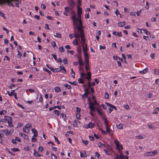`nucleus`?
Listing matches in <instances>:
<instances>
[{
  "mask_svg": "<svg viewBox=\"0 0 159 159\" xmlns=\"http://www.w3.org/2000/svg\"><path fill=\"white\" fill-rule=\"evenodd\" d=\"M37 141L36 139L35 138H34V137H33L31 139V141L32 142H36Z\"/></svg>",
  "mask_w": 159,
  "mask_h": 159,
  "instance_id": "obj_59",
  "label": "nucleus"
},
{
  "mask_svg": "<svg viewBox=\"0 0 159 159\" xmlns=\"http://www.w3.org/2000/svg\"><path fill=\"white\" fill-rule=\"evenodd\" d=\"M43 149V148L42 146H39L38 148L39 151H40L41 152L42 151Z\"/></svg>",
  "mask_w": 159,
  "mask_h": 159,
  "instance_id": "obj_64",
  "label": "nucleus"
},
{
  "mask_svg": "<svg viewBox=\"0 0 159 159\" xmlns=\"http://www.w3.org/2000/svg\"><path fill=\"white\" fill-rule=\"evenodd\" d=\"M86 75H87V76L86 77V78L88 80H89L91 78V72H88Z\"/></svg>",
  "mask_w": 159,
  "mask_h": 159,
  "instance_id": "obj_16",
  "label": "nucleus"
},
{
  "mask_svg": "<svg viewBox=\"0 0 159 159\" xmlns=\"http://www.w3.org/2000/svg\"><path fill=\"white\" fill-rule=\"evenodd\" d=\"M59 67L60 68V69H59V70L60 71L62 70H64V71H63L62 73H66V69L65 68L64 66H59Z\"/></svg>",
  "mask_w": 159,
  "mask_h": 159,
  "instance_id": "obj_15",
  "label": "nucleus"
},
{
  "mask_svg": "<svg viewBox=\"0 0 159 159\" xmlns=\"http://www.w3.org/2000/svg\"><path fill=\"white\" fill-rule=\"evenodd\" d=\"M3 132L5 133L7 135L11 134V131H9L7 129L3 130Z\"/></svg>",
  "mask_w": 159,
  "mask_h": 159,
  "instance_id": "obj_14",
  "label": "nucleus"
},
{
  "mask_svg": "<svg viewBox=\"0 0 159 159\" xmlns=\"http://www.w3.org/2000/svg\"><path fill=\"white\" fill-rule=\"evenodd\" d=\"M104 145L103 144H102L101 142H99L98 144V145L99 147H101Z\"/></svg>",
  "mask_w": 159,
  "mask_h": 159,
  "instance_id": "obj_60",
  "label": "nucleus"
},
{
  "mask_svg": "<svg viewBox=\"0 0 159 159\" xmlns=\"http://www.w3.org/2000/svg\"><path fill=\"white\" fill-rule=\"evenodd\" d=\"M34 136H33V137H35V138L37 136H38V134H37V130H36V131H35V132H34Z\"/></svg>",
  "mask_w": 159,
  "mask_h": 159,
  "instance_id": "obj_62",
  "label": "nucleus"
},
{
  "mask_svg": "<svg viewBox=\"0 0 159 159\" xmlns=\"http://www.w3.org/2000/svg\"><path fill=\"white\" fill-rule=\"evenodd\" d=\"M117 126L118 129H120L123 128V125L121 124H120L118 126L117 125Z\"/></svg>",
  "mask_w": 159,
  "mask_h": 159,
  "instance_id": "obj_36",
  "label": "nucleus"
},
{
  "mask_svg": "<svg viewBox=\"0 0 159 159\" xmlns=\"http://www.w3.org/2000/svg\"><path fill=\"white\" fill-rule=\"evenodd\" d=\"M81 44L83 47L84 52H86L88 51L87 44L86 43V40H81Z\"/></svg>",
  "mask_w": 159,
  "mask_h": 159,
  "instance_id": "obj_4",
  "label": "nucleus"
},
{
  "mask_svg": "<svg viewBox=\"0 0 159 159\" xmlns=\"http://www.w3.org/2000/svg\"><path fill=\"white\" fill-rule=\"evenodd\" d=\"M105 97L106 99H108L109 98V94L107 92H106L105 93Z\"/></svg>",
  "mask_w": 159,
  "mask_h": 159,
  "instance_id": "obj_52",
  "label": "nucleus"
},
{
  "mask_svg": "<svg viewBox=\"0 0 159 159\" xmlns=\"http://www.w3.org/2000/svg\"><path fill=\"white\" fill-rule=\"evenodd\" d=\"M152 156H154L157 154V150H154L153 151H152Z\"/></svg>",
  "mask_w": 159,
  "mask_h": 159,
  "instance_id": "obj_39",
  "label": "nucleus"
},
{
  "mask_svg": "<svg viewBox=\"0 0 159 159\" xmlns=\"http://www.w3.org/2000/svg\"><path fill=\"white\" fill-rule=\"evenodd\" d=\"M78 82L80 84H83L84 83V81L82 80L81 78H80L79 79Z\"/></svg>",
  "mask_w": 159,
  "mask_h": 159,
  "instance_id": "obj_56",
  "label": "nucleus"
},
{
  "mask_svg": "<svg viewBox=\"0 0 159 159\" xmlns=\"http://www.w3.org/2000/svg\"><path fill=\"white\" fill-rule=\"evenodd\" d=\"M9 127H13L14 126L11 122V121H9L7 122Z\"/></svg>",
  "mask_w": 159,
  "mask_h": 159,
  "instance_id": "obj_45",
  "label": "nucleus"
},
{
  "mask_svg": "<svg viewBox=\"0 0 159 159\" xmlns=\"http://www.w3.org/2000/svg\"><path fill=\"white\" fill-rule=\"evenodd\" d=\"M72 13H73L74 15L71 16V19L73 20V25L75 29V25H77V23H80V24L81 25L83 22L81 20V14L77 13L78 17H76V14L75 13L74 11H72Z\"/></svg>",
  "mask_w": 159,
  "mask_h": 159,
  "instance_id": "obj_2",
  "label": "nucleus"
},
{
  "mask_svg": "<svg viewBox=\"0 0 159 159\" xmlns=\"http://www.w3.org/2000/svg\"><path fill=\"white\" fill-rule=\"evenodd\" d=\"M4 119L6 121H7V122L12 121L11 117L9 116H5Z\"/></svg>",
  "mask_w": 159,
  "mask_h": 159,
  "instance_id": "obj_9",
  "label": "nucleus"
},
{
  "mask_svg": "<svg viewBox=\"0 0 159 159\" xmlns=\"http://www.w3.org/2000/svg\"><path fill=\"white\" fill-rule=\"evenodd\" d=\"M106 127V132L107 133H109V134L110 135H111V133L110 131V129L108 127Z\"/></svg>",
  "mask_w": 159,
  "mask_h": 159,
  "instance_id": "obj_34",
  "label": "nucleus"
},
{
  "mask_svg": "<svg viewBox=\"0 0 159 159\" xmlns=\"http://www.w3.org/2000/svg\"><path fill=\"white\" fill-rule=\"evenodd\" d=\"M155 74L157 75H159V69H156L155 71Z\"/></svg>",
  "mask_w": 159,
  "mask_h": 159,
  "instance_id": "obj_53",
  "label": "nucleus"
},
{
  "mask_svg": "<svg viewBox=\"0 0 159 159\" xmlns=\"http://www.w3.org/2000/svg\"><path fill=\"white\" fill-rule=\"evenodd\" d=\"M51 157L52 159H54V158L57 159V157L56 155L52 153H51Z\"/></svg>",
  "mask_w": 159,
  "mask_h": 159,
  "instance_id": "obj_28",
  "label": "nucleus"
},
{
  "mask_svg": "<svg viewBox=\"0 0 159 159\" xmlns=\"http://www.w3.org/2000/svg\"><path fill=\"white\" fill-rule=\"evenodd\" d=\"M80 115L79 113H78L76 114V116L77 117V119L78 120H80Z\"/></svg>",
  "mask_w": 159,
  "mask_h": 159,
  "instance_id": "obj_48",
  "label": "nucleus"
},
{
  "mask_svg": "<svg viewBox=\"0 0 159 159\" xmlns=\"http://www.w3.org/2000/svg\"><path fill=\"white\" fill-rule=\"evenodd\" d=\"M41 8L44 9H45L46 8V6L44 4H42L41 5Z\"/></svg>",
  "mask_w": 159,
  "mask_h": 159,
  "instance_id": "obj_61",
  "label": "nucleus"
},
{
  "mask_svg": "<svg viewBox=\"0 0 159 159\" xmlns=\"http://www.w3.org/2000/svg\"><path fill=\"white\" fill-rule=\"evenodd\" d=\"M86 126L87 127H85L86 128H92L94 126V124L93 123L90 122L88 125H87Z\"/></svg>",
  "mask_w": 159,
  "mask_h": 159,
  "instance_id": "obj_10",
  "label": "nucleus"
},
{
  "mask_svg": "<svg viewBox=\"0 0 159 159\" xmlns=\"http://www.w3.org/2000/svg\"><path fill=\"white\" fill-rule=\"evenodd\" d=\"M111 149H104L103 150L105 152L107 155H109L111 154Z\"/></svg>",
  "mask_w": 159,
  "mask_h": 159,
  "instance_id": "obj_17",
  "label": "nucleus"
},
{
  "mask_svg": "<svg viewBox=\"0 0 159 159\" xmlns=\"http://www.w3.org/2000/svg\"><path fill=\"white\" fill-rule=\"evenodd\" d=\"M11 150L14 152H15L19 151L20 149L18 148H11Z\"/></svg>",
  "mask_w": 159,
  "mask_h": 159,
  "instance_id": "obj_30",
  "label": "nucleus"
},
{
  "mask_svg": "<svg viewBox=\"0 0 159 159\" xmlns=\"http://www.w3.org/2000/svg\"><path fill=\"white\" fill-rule=\"evenodd\" d=\"M54 138L55 140V141L57 142V144H59L60 143V142L58 140L57 137L56 136H54Z\"/></svg>",
  "mask_w": 159,
  "mask_h": 159,
  "instance_id": "obj_43",
  "label": "nucleus"
},
{
  "mask_svg": "<svg viewBox=\"0 0 159 159\" xmlns=\"http://www.w3.org/2000/svg\"><path fill=\"white\" fill-rule=\"evenodd\" d=\"M61 116L63 118L64 120H65V118H66V116L63 113H61Z\"/></svg>",
  "mask_w": 159,
  "mask_h": 159,
  "instance_id": "obj_54",
  "label": "nucleus"
},
{
  "mask_svg": "<svg viewBox=\"0 0 159 159\" xmlns=\"http://www.w3.org/2000/svg\"><path fill=\"white\" fill-rule=\"evenodd\" d=\"M130 15L132 16H135V12L132 11L130 12Z\"/></svg>",
  "mask_w": 159,
  "mask_h": 159,
  "instance_id": "obj_63",
  "label": "nucleus"
},
{
  "mask_svg": "<svg viewBox=\"0 0 159 159\" xmlns=\"http://www.w3.org/2000/svg\"><path fill=\"white\" fill-rule=\"evenodd\" d=\"M68 82L71 84H72L74 85H77V82L76 81H74L73 82H70V81H68Z\"/></svg>",
  "mask_w": 159,
  "mask_h": 159,
  "instance_id": "obj_32",
  "label": "nucleus"
},
{
  "mask_svg": "<svg viewBox=\"0 0 159 159\" xmlns=\"http://www.w3.org/2000/svg\"><path fill=\"white\" fill-rule=\"evenodd\" d=\"M85 59H89V55L86 52H84Z\"/></svg>",
  "mask_w": 159,
  "mask_h": 159,
  "instance_id": "obj_35",
  "label": "nucleus"
},
{
  "mask_svg": "<svg viewBox=\"0 0 159 159\" xmlns=\"http://www.w3.org/2000/svg\"><path fill=\"white\" fill-rule=\"evenodd\" d=\"M83 23L80 25V23H77V25H75V28H74V29H75L76 28L78 31V34L75 33L74 36L75 38V40H77V39H79L80 38L81 40H85V36L83 31V30L82 29V27L83 26Z\"/></svg>",
  "mask_w": 159,
  "mask_h": 159,
  "instance_id": "obj_1",
  "label": "nucleus"
},
{
  "mask_svg": "<svg viewBox=\"0 0 159 159\" xmlns=\"http://www.w3.org/2000/svg\"><path fill=\"white\" fill-rule=\"evenodd\" d=\"M21 0H0V5L7 4L9 6L15 7V5L13 2H17L21 3Z\"/></svg>",
  "mask_w": 159,
  "mask_h": 159,
  "instance_id": "obj_3",
  "label": "nucleus"
},
{
  "mask_svg": "<svg viewBox=\"0 0 159 159\" xmlns=\"http://www.w3.org/2000/svg\"><path fill=\"white\" fill-rule=\"evenodd\" d=\"M43 70L45 71L46 72H47L49 75H50L52 74L51 72L49 70H48L46 68H43Z\"/></svg>",
  "mask_w": 159,
  "mask_h": 159,
  "instance_id": "obj_27",
  "label": "nucleus"
},
{
  "mask_svg": "<svg viewBox=\"0 0 159 159\" xmlns=\"http://www.w3.org/2000/svg\"><path fill=\"white\" fill-rule=\"evenodd\" d=\"M78 62L80 66H81L84 65V63L82 60L81 57L78 56Z\"/></svg>",
  "mask_w": 159,
  "mask_h": 159,
  "instance_id": "obj_7",
  "label": "nucleus"
},
{
  "mask_svg": "<svg viewBox=\"0 0 159 159\" xmlns=\"http://www.w3.org/2000/svg\"><path fill=\"white\" fill-rule=\"evenodd\" d=\"M71 74L72 76L74 78L75 77V73L72 69H71Z\"/></svg>",
  "mask_w": 159,
  "mask_h": 159,
  "instance_id": "obj_37",
  "label": "nucleus"
},
{
  "mask_svg": "<svg viewBox=\"0 0 159 159\" xmlns=\"http://www.w3.org/2000/svg\"><path fill=\"white\" fill-rule=\"evenodd\" d=\"M51 44L52 45V46H53V47H56V48H57V47L56 46V43L54 41H53L52 43H51Z\"/></svg>",
  "mask_w": 159,
  "mask_h": 159,
  "instance_id": "obj_51",
  "label": "nucleus"
},
{
  "mask_svg": "<svg viewBox=\"0 0 159 159\" xmlns=\"http://www.w3.org/2000/svg\"><path fill=\"white\" fill-rule=\"evenodd\" d=\"M15 90H11V93H10L9 91H7V93L8 95L10 96H12L13 94L15 92Z\"/></svg>",
  "mask_w": 159,
  "mask_h": 159,
  "instance_id": "obj_25",
  "label": "nucleus"
},
{
  "mask_svg": "<svg viewBox=\"0 0 159 159\" xmlns=\"http://www.w3.org/2000/svg\"><path fill=\"white\" fill-rule=\"evenodd\" d=\"M73 43L74 45H76L78 44V40H73Z\"/></svg>",
  "mask_w": 159,
  "mask_h": 159,
  "instance_id": "obj_49",
  "label": "nucleus"
},
{
  "mask_svg": "<svg viewBox=\"0 0 159 159\" xmlns=\"http://www.w3.org/2000/svg\"><path fill=\"white\" fill-rule=\"evenodd\" d=\"M19 135L20 136L23 137L25 139L28 140L29 138L28 135L21 133H19Z\"/></svg>",
  "mask_w": 159,
  "mask_h": 159,
  "instance_id": "obj_8",
  "label": "nucleus"
},
{
  "mask_svg": "<svg viewBox=\"0 0 159 159\" xmlns=\"http://www.w3.org/2000/svg\"><path fill=\"white\" fill-rule=\"evenodd\" d=\"M65 11L64 13V14L66 16H68V12L69 11V8L68 7H65Z\"/></svg>",
  "mask_w": 159,
  "mask_h": 159,
  "instance_id": "obj_13",
  "label": "nucleus"
},
{
  "mask_svg": "<svg viewBox=\"0 0 159 159\" xmlns=\"http://www.w3.org/2000/svg\"><path fill=\"white\" fill-rule=\"evenodd\" d=\"M88 104L89 106L90 105L91 107L94 106V105H99L98 103L96 100L94 101L93 102H89L88 103Z\"/></svg>",
  "mask_w": 159,
  "mask_h": 159,
  "instance_id": "obj_6",
  "label": "nucleus"
},
{
  "mask_svg": "<svg viewBox=\"0 0 159 159\" xmlns=\"http://www.w3.org/2000/svg\"><path fill=\"white\" fill-rule=\"evenodd\" d=\"M112 34L116 36L118 35L119 37L122 36V33L121 32H117L116 31H114L113 32Z\"/></svg>",
  "mask_w": 159,
  "mask_h": 159,
  "instance_id": "obj_12",
  "label": "nucleus"
},
{
  "mask_svg": "<svg viewBox=\"0 0 159 159\" xmlns=\"http://www.w3.org/2000/svg\"><path fill=\"white\" fill-rule=\"evenodd\" d=\"M59 49L61 52H64V51L63 47H59Z\"/></svg>",
  "mask_w": 159,
  "mask_h": 159,
  "instance_id": "obj_55",
  "label": "nucleus"
},
{
  "mask_svg": "<svg viewBox=\"0 0 159 159\" xmlns=\"http://www.w3.org/2000/svg\"><path fill=\"white\" fill-rule=\"evenodd\" d=\"M53 72H59L60 71L59 70V69L58 68H55L54 69H53V70H52Z\"/></svg>",
  "mask_w": 159,
  "mask_h": 159,
  "instance_id": "obj_47",
  "label": "nucleus"
},
{
  "mask_svg": "<svg viewBox=\"0 0 159 159\" xmlns=\"http://www.w3.org/2000/svg\"><path fill=\"white\" fill-rule=\"evenodd\" d=\"M105 103L108 106H109L110 107H111V108H113L115 109L116 110H117V109L116 107H115V106H114V105L109 103H108V102H106Z\"/></svg>",
  "mask_w": 159,
  "mask_h": 159,
  "instance_id": "obj_21",
  "label": "nucleus"
},
{
  "mask_svg": "<svg viewBox=\"0 0 159 159\" xmlns=\"http://www.w3.org/2000/svg\"><path fill=\"white\" fill-rule=\"evenodd\" d=\"M32 126L31 124H27L25 125V127L26 128H30Z\"/></svg>",
  "mask_w": 159,
  "mask_h": 159,
  "instance_id": "obj_41",
  "label": "nucleus"
},
{
  "mask_svg": "<svg viewBox=\"0 0 159 159\" xmlns=\"http://www.w3.org/2000/svg\"><path fill=\"white\" fill-rule=\"evenodd\" d=\"M39 101V102H42L43 101V98L41 94L40 95V97Z\"/></svg>",
  "mask_w": 159,
  "mask_h": 159,
  "instance_id": "obj_58",
  "label": "nucleus"
},
{
  "mask_svg": "<svg viewBox=\"0 0 159 159\" xmlns=\"http://www.w3.org/2000/svg\"><path fill=\"white\" fill-rule=\"evenodd\" d=\"M104 123L106 126V127H108V124L107 123V119L106 118H105Z\"/></svg>",
  "mask_w": 159,
  "mask_h": 159,
  "instance_id": "obj_38",
  "label": "nucleus"
},
{
  "mask_svg": "<svg viewBox=\"0 0 159 159\" xmlns=\"http://www.w3.org/2000/svg\"><path fill=\"white\" fill-rule=\"evenodd\" d=\"M21 56V52L19 51H18V54L17 55V56L18 57H19V58H20Z\"/></svg>",
  "mask_w": 159,
  "mask_h": 159,
  "instance_id": "obj_50",
  "label": "nucleus"
},
{
  "mask_svg": "<svg viewBox=\"0 0 159 159\" xmlns=\"http://www.w3.org/2000/svg\"><path fill=\"white\" fill-rule=\"evenodd\" d=\"M88 95L85 93L83 95H82V98L83 99H85L84 98H86L88 97Z\"/></svg>",
  "mask_w": 159,
  "mask_h": 159,
  "instance_id": "obj_42",
  "label": "nucleus"
},
{
  "mask_svg": "<svg viewBox=\"0 0 159 159\" xmlns=\"http://www.w3.org/2000/svg\"><path fill=\"white\" fill-rule=\"evenodd\" d=\"M159 110V108L158 107H156L155 109V111L153 112V114H156L158 113V111Z\"/></svg>",
  "mask_w": 159,
  "mask_h": 159,
  "instance_id": "obj_33",
  "label": "nucleus"
},
{
  "mask_svg": "<svg viewBox=\"0 0 159 159\" xmlns=\"http://www.w3.org/2000/svg\"><path fill=\"white\" fill-rule=\"evenodd\" d=\"M46 66L47 67L50 69L52 71L53 70V68H52V67H51L48 64H46Z\"/></svg>",
  "mask_w": 159,
  "mask_h": 159,
  "instance_id": "obj_46",
  "label": "nucleus"
},
{
  "mask_svg": "<svg viewBox=\"0 0 159 159\" xmlns=\"http://www.w3.org/2000/svg\"><path fill=\"white\" fill-rule=\"evenodd\" d=\"M148 71V69L147 68H146L143 70L140 71L139 73L141 74H144L146 73Z\"/></svg>",
  "mask_w": 159,
  "mask_h": 159,
  "instance_id": "obj_23",
  "label": "nucleus"
},
{
  "mask_svg": "<svg viewBox=\"0 0 159 159\" xmlns=\"http://www.w3.org/2000/svg\"><path fill=\"white\" fill-rule=\"evenodd\" d=\"M34 153H33L34 155L35 156H36L37 157H40L41 156H42V155H40V154H39L38 152L36 151V150L34 149Z\"/></svg>",
  "mask_w": 159,
  "mask_h": 159,
  "instance_id": "obj_18",
  "label": "nucleus"
},
{
  "mask_svg": "<svg viewBox=\"0 0 159 159\" xmlns=\"http://www.w3.org/2000/svg\"><path fill=\"white\" fill-rule=\"evenodd\" d=\"M77 13L79 14H81L82 13V9L79 6H78L77 7Z\"/></svg>",
  "mask_w": 159,
  "mask_h": 159,
  "instance_id": "obj_19",
  "label": "nucleus"
},
{
  "mask_svg": "<svg viewBox=\"0 0 159 159\" xmlns=\"http://www.w3.org/2000/svg\"><path fill=\"white\" fill-rule=\"evenodd\" d=\"M82 142L83 143H84V144L85 145H87L88 144V141L87 140H82Z\"/></svg>",
  "mask_w": 159,
  "mask_h": 159,
  "instance_id": "obj_44",
  "label": "nucleus"
},
{
  "mask_svg": "<svg viewBox=\"0 0 159 159\" xmlns=\"http://www.w3.org/2000/svg\"><path fill=\"white\" fill-rule=\"evenodd\" d=\"M75 3L72 0H71L70 2V6H71L72 7V8H70V10H72L73 7L75 5Z\"/></svg>",
  "mask_w": 159,
  "mask_h": 159,
  "instance_id": "obj_22",
  "label": "nucleus"
},
{
  "mask_svg": "<svg viewBox=\"0 0 159 159\" xmlns=\"http://www.w3.org/2000/svg\"><path fill=\"white\" fill-rule=\"evenodd\" d=\"M53 112L57 116H58L60 113V111L57 110H55L53 111Z\"/></svg>",
  "mask_w": 159,
  "mask_h": 159,
  "instance_id": "obj_26",
  "label": "nucleus"
},
{
  "mask_svg": "<svg viewBox=\"0 0 159 159\" xmlns=\"http://www.w3.org/2000/svg\"><path fill=\"white\" fill-rule=\"evenodd\" d=\"M89 107L91 111H94L95 110L97 111L99 109L97 107H95L94 106L91 107L90 105L89 106Z\"/></svg>",
  "mask_w": 159,
  "mask_h": 159,
  "instance_id": "obj_11",
  "label": "nucleus"
},
{
  "mask_svg": "<svg viewBox=\"0 0 159 159\" xmlns=\"http://www.w3.org/2000/svg\"><path fill=\"white\" fill-rule=\"evenodd\" d=\"M119 23L120 24H121V25H119V26H120V27H123L124 26H125V21H123L122 22H120L119 23H118V24L119 25Z\"/></svg>",
  "mask_w": 159,
  "mask_h": 159,
  "instance_id": "obj_29",
  "label": "nucleus"
},
{
  "mask_svg": "<svg viewBox=\"0 0 159 159\" xmlns=\"http://www.w3.org/2000/svg\"><path fill=\"white\" fill-rule=\"evenodd\" d=\"M56 36L59 38H61V34L59 33H56Z\"/></svg>",
  "mask_w": 159,
  "mask_h": 159,
  "instance_id": "obj_57",
  "label": "nucleus"
},
{
  "mask_svg": "<svg viewBox=\"0 0 159 159\" xmlns=\"http://www.w3.org/2000/svg\"><path fill=\"white\" fill-rule=\"evenodd\" d=\"M114 142L116 144L117 148L119 151H120V150H122L123 149V147L122 145L119 144L120 142L118 141L117 140H115Z\"/></svg>",
  "mask_w": 159,
  "mask_h": 159,
  "instance_id": "obj_5",
  "label": "nucleus"
},
{
  "mask_svg": "<svg viewBox=\"0 0 159 159\" xmlns=\"http://www.w3.org/2000/svg\"><path fill=\"white\" fill-rule=\"evenodd\" d=\"M64 86L66 88H67V89H71V86L67 84H65L64 85Z\"/></svg>",
  "mask_w": 159,
  "mask_h": 159,
  "instance_id": "obj_31",
  "label": "nucleus"
},
{
  "mask_svg": "<svg viewBox=\"0 0 159 159\" xmlns=\"http://www.w3.org/2000/svg\"><path fill=\"white\" fill-rule=\"evenodd\" d=\"M54 90L56 92H60L61 91L60 87H59L57 86L55 88Z\"/></svg>",
  "mask_w": 159,
  "mask_h": 159,
  "instance_id": "obj_24",
  "label": "nucleus"
},
{
  "mask_svg": "<svg viewBox=\"0 0 159 159\" xmlns=\"http://www.w3.org/2000/svg\"><path fill=\"white\" fill-rule=\"evenodd\" d=\"M85 63L86 64V65H88V66H89V59H85Z\"/></svg>",
  "mask_w": 159,
  "mask_h": 159,
  "instance_id": "obj_40",
  "label": "nucleus"
},
{
  "mask_svg": "<svg viewBox=\"0 0 159 159\" xmlns=\"http://www.w3.org/2000/svg\"><path fill=\"white\" fill-rule=\"evenodd\" d=\"M144 156L145 157L149 156H153L152 155L151 152H148L145 153L144 154Z\"/></svg>",
  "mask_w": 159,
  "mask_h": 159,
  "instance_id": "obj_20",
  "label": "nucleus"
}]
</instances>
